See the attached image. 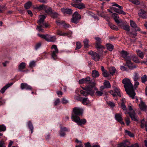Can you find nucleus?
I'll return each instance as SVG.
<instances>
[{
  "instance_id": "obj_1",
  "label": "nucleus",
  "mask_w": 147,
  "mask_h": 147,
  "mask_svg": "<svg viewBox=\"0 0 147 147\" xmlns=\"http://www.w3.org/2000/svg\"><path fill=\"white\" fill-rule=\"evenodd\" d=\"M134 81L135 83L134 86L131 82L130 80H129V97L131 98L132 99H134L135 98L136 93L135 90L136 89L139 85V83L138 82Z\"/></svg>"
},
{
  "instance_id": "obj_2",
  "label": "nucleus",
  "mask_w": 147,
  "mask_h": 147,
  "mask_svg": "<svg viewBox=\"0 0 147 147\" xmlns=\"http://www.w3.org/2000/svg\"><path fill=\"white\" fill-rule=\"evenodd\" d=\"M130 23L131 26L133 28L132 31L130 32H129V36L135 38L137 35L136 32L140 31V29L137 26L135 22L132 20H130Z\"/></svg>"
},
{
  "instance_id": "obj_3",
  "label": "nucleus",
  "mask_w": 147,
  "mask_h": 147,
  "mask_svg": "<svg viewBox=\"0 0 147 147\" xmlns=\"http://www.w3.org/2000/svg\"><path fill=\"white\" fill-rule=\"evenodd\" d=\"M96 40L95 47L97 49L100 54H102L103 50L105 49V47L101 45V38L98 37H95L94 38Z\"/></svg>"
},
{
  "instance_id": "obj_4",
  "label": "nucleus",
  "mask_w": 147,
  "mask_h": 147,
  "mask_svg": "<svg viewBox=\"0 0 147 147\" xmlns=\"http://www.w3.org/2000/svg\"><path fill=\"white\" fill-rule=\"evenodd\" d=\"M72 120L77 123L79 125L85 124L86 122V120L85 119H81L78 116L72 115L71 117Z\"/></svg>"
},
{
  "instance_id": "obj_5",
  "label": "nucleus",
  "mask_w": 147,
  "mask_h": 147,
  "mask_svg": "<svg viewBox=\"0 0 147 147\" xmlns=\"http://www.w3.org/2000/svg\"><path fill=\"white\" fill-rule=\"evenodd\" d=\"M81 19L80 15L79 14L77 11H76L73 15L72 18L71 19V21L73 23L77 24L79 22V20Z\"/></svg>"
},
{
  "instance_id": "obj_6",
  "label": "nucleus",
  "mask_w": 147,
  "mask_h": 147,
  "mask_svg": "<svg viewBox=\"0 0 147 147\" xmlns=\"http://www.w3.org/2000/svg\"><path fill=\"white\" fill-rule=\"evenodd\" d=\"M38 35L39 37L45 39L46 41L48 42H54L55 41L56 39L55 36H52L48 34L42 35L38 34Z\"/></svg>"
},
{
  "instance_id": "obj_7",
  "label": "nucleus",
  "mask_w": 147,
  "mask_h": 147,
  "mask_svg": "<svg viewBox=\"0 0 147 147\" xmlns=\"http://www.w3.org/2000/svg\"><path fill=\"white\" fill-rule=\"evenodd\" d=\"M129 117H130L133 121H136L138 120L137 115L136 113L131 106L130 105H129Z\"/></svg>"
},
{
  "instance_id": "obj_8",
  "label": "nucleus",
  "mask_w": 147,
  "mask_h": 147,
  "mask_svg": "<svg viewBox=\"0 0 147 147\" xmlns=\"http://www.w3.org/2000/svg\"><path fill=\"white\" fill-rule=\"evenodd\" d=\"M91 85H89L86 86V91L88 92L89 94L91 96H93L94 92L93 90V88L95 86L96 83L94 82H93L92 84H91Z\"/></svg>"
},
{
  "instance_id": "obj_9",
  "label": "nucleus",
  "mask_w": 147,
  "mask_h": 147,
  "mask_svg": "<svg viewBox=\"0 0 147 147\" xmlns=\"http://www.w3.org/2000/svg\"><path fill=\"white\" fill-rule=\"evenodd\" d=\"M121 105L122 109L124 111H125L124 113L125 114L127 117L125 119V120L126 122L127 125L128 126L129 125V112L127 111V110L126 108V106L124 104L123 99H122V102L121 104Z\"/></svg>"
},
{
  "instance_id": "obj_10",
  "label": "nucleus",
  "mask_w": 147,
  "mask_h": 147,
  "mask_svg": "<svg viewBox=\"0 0 147 147\" xmlns=\"http://www.w3.org/2000/svg\"><path fill=\"white\" fill-rule=\"evenodd\" d=\"M51 49H54V51H51L52 57L55 60L57 58V54L58 53V50L56 45H53L51 46Z\"/></svg>"
},
{
  "instance_id": "obj_11",
  "label": "nucleus",
  "mask_w": 147,
  "mask_h": 147,
  "mask_svg": "<svg viewBox=\"0 0 147 147\" xmlns=\"http://www.w3.org/2000/svg\"><path fill=\"white\" fill-rule=\"evenodd\" d=\"M71 5L75 8H78L80 9H82L85 8V5L82 3L75 2L72 3Z\"/></svg>"
},
{
  "instance_id": "obj_12",
  "label": "nucleus",
  "mask_w": 147,
  "mask_h": 147,
  "mask_svg": "<svg viewBox=\"0 0 147 147\" xmlns=\"http://www.w3.org/2000/svg\"><path fill=\"white\" fill-rule=\"evenodd\" d=\"M73 112L74 114H72L75 115H80L82 114L83 112V109L80 108L75 107L73 109Z\"/></svg>"
},
{
  "instance_id": "obj_13",
  "label": "nucleus",
  "mask_w": 147,
  "mask_h": 147,
  "mask_svg": "<svg viewBox=\"0 0 147 147\" xmlns=\"http://www.w3.org/2000/svg\"><path fill=\"white\" fill-rule=\"evenodd\" d=\"M124 86L127 93L129 94V79L124 78L122 80Z\"/></svg>"
},
{
  "instance_id": "obj_14",
  "label": "nucleus",
  "mask_w": 147,
  "mask_h": 147,
  "mask_svg": "<svg viewBox=\"0 0 147 147\" xmlns=\"http://www.w3.org/2000/svg\"><path fill=\"white\" fill-rule=\"evenodd\" d=\"M139 16L144 19H146L147 18V11L141 9L138 12Z\"/></svg>"
},
{
  "instance_id": "obj_15",
  "label": "nucleus",
  "mask_w": 147,
  "mask_h": 147,
  "mask_svg": "<svg viewBox=\"0 0 147 147\" xmlns=\"http://www.w3.org/2000/svg\"><path fill=\"white\" fill-rule=\"evenodd\" d=\"M120 23L121 24L119 26L121 28L126 30L128 32L129 31V26L128 25L127 23L126 22H122V21Z\"/></svg>"
},
{
  "instance_id": "obj_16",
  "label": "nucleus",
  "mask_w": 147,
  "mask_h": 147,
  "mask_svg": "<svg viewBox=\"0 0 147 147\" xmlns=\"http://www.w3.org/2000/svg\"><path fill=\"white\" fill-rule=\"evenodd\" d=\"M121 114L116 113L115 115V118L116 120L119 122L121 124L124 125V122L123 121V119L122 118Z\"/></svg>"
},
{
  "instance_id": "obj_17",
  "label": "nucleus",
  "mask_w": 147,
  "mask_h": 147,
  "mask_svg": "<svg viewBox=\"0 0 147 147\" xmlns=\"http://www.w3.org/2000/svg\"><path fill=\"white\" fill-rule=\"evenodd\" d=\"M119 53L120 57L124 58L126 61L127 60L128 61L127 57L128 53L127 51L123 50L119 51Z\"/></svg>"
},
{
  "instance_id": "obj_18",
  "label": "nucleus",
  "mask_w": 147,
  "mask_h": 147,
  "mask_svg": "<svg viewBox=\"0 0 147 147\" xmlns=\"http://www.w3.org/2000/svg\"><path fill=\"white\" fill-rule=\"evenodd\" d=\"M129 141L127 140H124L122 142L117 144L118 147H129Z\"/></svg>"
},
{
  "instance_id": "obj_19",
  "label": "nucleus",
  "mask_w": 147,
  "mask_h": 147,
  "mask_svg": "<svg viewBox=\"0 0 147 147\" xmlns=\"http://www.w3.org/2000/svg\"><path fill=\"white\" fill-rule=\"evenodd\" d=\"M20 88L22 90L25 89L27 90H32V88L31 86L25 83H21L20 85Z\"/></svg>"
},
{
  "instance_id": "obj_20",
  "label": "nucleus",
  "mask_w": 147,
  "mask_h": 147,
  "mask_svg": "<svg viewBox=\"0 0 147 147\" xmlns=\"http://www.w3.org/2000/svg\"><path fill=\"white\" fill-rule=\"evenodd\" d=\"M61 11L65 14H71L72 13L73 10L70 9H65L63 8L61 9Z\"/></svg>"
},
{
  "instance_id": "obj_21",
  "label": "nucleus",
  "mask_w": 147,
  "mask_h": 147,
  "mask_svg": "<svg viewBox=\"0 0 147 147\" xmlns=\"http://www.w3.org/2000/svg\"><path fill=\"white\" fill-rule=\"evenodd\" d=\"M92 59L96 61H98L100 59V56L98 54L95 52H94L93 55L92 57Z\"/></svg>"
},
{
  "instance_id": "obj_22",
  "label": "nucleus",
  "mask_w": 147,
  "mask_h": 147,
  "mask_svg": "<svg viewBox=\"0 0 147 147\" xmlns=\"http://www.w3.org/2000/svg\"><path fill=\"white\" fill-rule=\"evenodd\" d=\"M13 83H8L6 84L5 86H4L3 88H2L1 90H0V92L2 93H3L5 90L9 87H10L11 86L12 84Z\"/></svg>"
},
{
  "instance_id": "obj_23",
  "label": "nucleus",
  "mask_w": 147,
  "mask_h": 147,
  "mask_svg": "<svg viewBox=\"0 0 147 147\" xmlns=\"http://www.w3.org/2000/svg\"><path fill=\"white\" fill-rule=\"evenodd\" d=\"M112 16L113 17L115 22L117 24H119L121 23V21L118 20L119 16L116 13H113Z\"/></svg>"
},
{
  "instance_id": "obj_24",
  "label": "nucleus",
  "mask_w": 147,
  "mask_h": 147,
  "mask_svg": "<svg viewBox=\"0 0 147 147\" xmlns=\"http://www.w3.org/2000/svg\"><path fill=\"white\" fill-rule=\"evenodd\" d=\"M26 66V64L24 62L21 63L18 66V69L20 71H25L23 70L25 69Z\"/></svg>"
},
{
  "instance_id": "obj_25",
  "label": "nucleus",
  "mask_w": 147,
  "mask_h": 147,
  "mask_svg": "<svg viewBox=\"0 0 147 147\" xmlns=\"http://www.w3.org/2000/svg\"><path fill=\"white\" fill-rule=\"evenodd\" d=\"M139 106L141 110H146V109L147 107L145 103L142 100H141L140 103L139 104Z\"/></svg>"
},
{
  "instance_id": "obj_26",
  "label": "nucleus",
  "mask_w": 147,
  "mask_h": 147,
  "mask_svg": "<svg viewBox=\"0 0 147 147\" xmlns=\"http://www.w3.org/2000/svg\"><path fill=\"white\" fill-rule=\"evenodd\" d=\"M139 106L141 110H146V109L147 107L145 103L142 100H141L140 103L139 104Z\"/></svg>"
},
{
  "instance_id": "obj_27",
  "label": "nucleus",
  "mask_w": 147,
  "mask_h": 147,
  "mask_svg": "<svg viewBox=\"0 0 147 147\" xmlns=\"http://www.w3.org/2000/svg\"><path fill=\"white\" fill-rule=\"evenodd\" d=\"M40 18L37 22L38 24H42L44 23V20L46 18V17L44 15H41L40 16Z\"/></svg>"
},
{
  "instance_id": "obj_28",
  "label": "nucleus",
  "mask_w": 147,
  "mask_h": 147,
  "mask_svg": "<svg viewBox=\"0 0 147 147\" xmlns=\"http://www.w3.org/2000/svg\"><path fill=\"white\" fill-rule=\"evenodd\" d=\"M129 61H127L126 64L124 65L125 66H121L120 69L123 71L127 70L128 68H129Z\"/></svg>"
},
{
  "instance_id": "obj_29",
  "label": "nucleus",
  "mask_w": 147,
  "mask_h": 147,
  "mask_svg": "<svg viewBox=\"0 0 147 147\" xmlns=\"http://www.w3.org/2000/svg\"><path fill=\"white\" fill-rule=\"evenodd\" d=\"M82 103L84 105H87L89 103L90 101L87 98H84L82 100Z\"/></svg>"
},
{
  "instance_id": "obj_30",
  "label": "nucleus",
  "mask_w": 147,
  "mask_h": 147,
  "mask_svg": "<svg viewBox=\"0 0 147 147\" xmlns=\"http://www.w3.org/2000/svg\"><path fill=\"white\" fill-rule=\"evenodd\" d=\"M84 83L86 84H91L93 82L90 80V78L89 77H88L85 78H84Z\"/></svg>"
},
{
  "instance_id": "obj_31",
  "label": "nucleus",
  "mask_w": 147,
  "mask_h": 147,
  "mask_svg": "<svg viewBox=\"0 0 147 147\" xmlns=\"http://www.w3.org/2000/svg\"><path fill=\"white\" fill-rule=\"evenodd\" d=\"M106 45L107 49L109 51H111L113 50L114 46L112 45L109 43L107 44Z\"/></svg>"
},
{
  "instance_id": "obj_32",
  "label": "nucleus",
  "mask_w": 147,
  "mask_h": 147,
  "mask_svg": "<svg viewBox=\"0 0 147 147\" xmlns=\"http://www.w3.org/2000/svg\"><path fill=\"white\" fill-rule=\"evenodd\" d=\"M98 71L96 70H94L92 72V76L93 78H96L99 76Z\"/></svg>"
},
{
  "instance_id": "obj_33",
  "label": "nucleus",
  "mask_w": 147,
  "mask_h": 147,
  "mask_svg": "<svg viewBox=\"0 0 147 147\" xmlns=\"http://www.w3.org/2000/svg\"><path fill=\"white\" fill-rule=\"evenodd\" d=\"M28 125L29 128L30 129L31 133L32 134L33 132L34 127L31 121H28Z\"/></svg>"
},
{
  "instance_id": "obj_34",
  "label": "nucleus",
  "mask_w": 147,
  "mask_h": 147,
  "mask_svg": "<svg viewBox=\"0 0 147 147\" xmlns=\"http://www.w3.org/2000/svg\"><path fill=\"white\" fill-rule=\"evenodd\" d=\"M137 55L141 59L144 58V54L143 52L140 50L136 51Z\"/></svg>"
},
{
  "instance_id": "obj_35",
  "label": "nucleus",
  "mask_w": 147,
  "mask_h": 147,
  "mask_svg": "<svg viewBox=\"0 0 147 147\" xmlns=\"http://www.w3.org/2000/svg\"><path fill=\"white\" fill-rule=\"evenodd\" d=\"M32 3L30 1H28L24 5V7L26 9H29L31 6Z\"/></svg>"
},
{
  "instance_id": "obj_36",
  "label": "nucleus",
  "mask_w": 147,
  "mask_h": 147,
  "mask_svg": "<svg viewBox=\"0 0 147 147\" xmlns=\"http://www.w3.org/2000/svg\"><path fill=\"white\" fill-rule=\"evenodd\" d=\"M109 70L110 74L112 75L115 73L116 71L115 68L113 67H110L109 69Z\"/></svg>"
},
{
  "instance_id": "obj_37",
  "label": "nucleus",
  "mask_w": 147,
  "mask_h": 147,
  "mask_svg": "<svg viewBox=\"0 0 147 147\" xmlns=\"http://www.w3.org/2000/svg\"><path fill=\"white\" fill-rule=\"evenodd\" d=\"M104 85L106 88H110L111 87L110 84L109 82L107 80H105Z\"/></svg>"
},
{
  "instance_id": "obj_38",
  "label": "nucleus",
  "mask_w": 147,
  "mask_h": 147,
  "mask_svg": "<svg viewBox=\"0 0 147 147\" xmlns=\"http://www.w3.org/2000/svg\"><path fill=\"white\" fill-rule=\"evenodd\" d=\"M132 57V60L135 62L137 63H140L139 59L137 56L133 55Z\"/></svg>"
},
{
  "instance_id": "obj_39",
  "label": "nucleus",
  "mask_w": 147,
  "mask_h": 147,
  "mask_svg": "<svg viewBox=\"0 0 147 147\" xmlns=\"http://www.w3.org/2000/svg\"><path fill=\"white\" fill-rule=\"evenodd\" d=\"M129 69H132L136 67V66L135 65L133 64H132L131 60L129 59Z\"/></svg>"
},
{
  "instance_id": "obj_40",
  "label": "nucleus",
  "mask_w": 147,
  "mask_h": 147,
  "mask_svg": "<svg viewBox=\"0 0 147 147\" xmlns=\"http://www.w3.org/2000/svg\"><path fill=\"white\" fill-rule=\"evenodd\" d=\"M39 25L37 26V29L39 32H43L44 30L42 29V27H43L42 24H38Z\"/></svg>"
},
{
  "instance_id": "obj_41",
  "label": "nucleus",
  "mask_w": 147,
  "mask_h": 147,
  "mask_svg": "<svg viewBox=\"0 0 147 147\" xmlns=\"http://www.w3.org/2000/svg\"><path fill=\"white\" fill-rule=\"evenodd\" d=\"M129 2H131L133 4L136 5H138L140 4V2L138 0H129Z\"/></svg>"
},
{
  "instance_id": "obj_42",
  "label": "nucleus",
  "mask_w": 147,
  "mask_h": 147,
  "mask_svg": "<svg viewBox=\"0 0 147 147\" xmlns=\"http://www.w3.org/2000/svg\"><path fill=\"white\" fill-rule=\"evenodd\" d=\"M142 82L144 83L147 81V76L146 75H144L141 77Z\"/></svg>"
},
{
  "instance_id": "obj_43",
  "label": "nucleus",
  "mask_w": 147,
  "mask_h": 147,
  "mask_svg": "<svg viewBox=\"0 0 147 147\" xmlns=\"http://www.w3.org/2000/svg\"><path fill=\"white\" fill-rule=\"evenodd\" d=\"M99 15L101 16V17H103L104 18H107V19L108 20V18H109L107 15V14L103 12H100L99 14Z\"/></svg>"
},
{
  "instance_id": "obj_44",
  "label": "nucleus",
  "mask_w": 147,
  "mask_h": 147,
  "mask_svg": "<svg viewBox=\"0 0 147 147\" xmlns=\"http://www.w3.org/2000/svg\"><path fill=\"white\" fill-rule=\"evenodd\" d=\"M103 76L105 77H108L109 76V74L107 70H105L102 72Z\"/></svg>"
},
{
  "instance_id": "obj_45",
  "label": "nucleus",
  "mask_w": 147,
  "mask_h": 147,
  "mask_svg": "<svg viewBox=\"0 0 147 147\" xmlns=\"http://www.w3.org/2000/svg\"><path fill=\"white\" fill-rule=\"evenodd\" d=\"M88 42V40L86 39L84 41V46L85 48H88L89 47Z\"/></svg>"
},
{
  "instance_id": "obj_46",
  "label": "nucleus",
  "mask_w": 147,
  "mask_h": 147,
  "mask_svg": "<svg viewBox=\"0 0 147 147\" xmlns=\"http://www.w3.org/2000/svg\"><path fill=\"white\" fill-rule=\"evenodd\" d=\"M80 93L85 96H87L89 94L87 92L84 91L82 90H81L80 91Z\"/></svg>"
},
{
  "instance_id": "obj_47",
  "label": "nucleus",
  "mask_w": 147,
  "mask_h": 147,
  "mask_svg": "<svg viewBox=\"0 0 147 147\" xmlns=\"http://www.w3.org/2000/svg\"><path fill=\"white\" fill-rule=\"evenodd\" d=\"M95 94L96 96H100L103 94V92L101 91H98L96 92Z\"/></svg>"
},
{
  "instance_id": "obj_48",
  "label": "nucleus",
  "mask_w": 147,
  "mask_h": 147,
  "mask_svg": "<svg viewBox=\"0 0 147 147\" xmlns=\"http://www.w3.org/2000/svg\"><path fill=\"white\" fill-rule=\"evenodd\" d=\"M76 47L75 49L77 50L80 49L81 47V44L79 42H77L76 43Z\"/></svg>"
},
{
  "instance_id": "obj_49",
  "label": "nucleus",
  "mask_w": 147,
  "mask_h": 147,
  "mask_svg": "<svg viewBox=\"0 0 147 147\" xmlns=\"http://www.w3.org/2000/svg\"><path fill=\"white\" fill-rule=\"evenodd\" d=\"M114 90L115 92L117 93L118 96L120 97H121V94L119 89L117 88H115Z\"/></svg>"
},
{
  "instance_id": "obj_50",
  "label": "nucleus",
  "mask_w": 147,
  "mask_h": 147,
  "mask_svg": "<svg viewBox=\"0 0 147 147\" xmlns=\"http://www.w3.org/2000/svg\"><path fill=\"white\" fill-rule=\"evenodd\" d=\"M52 9L51 8H49L45 10V12L49 14L52 13Z\"/></svg>"
},
{
  "instance_id": "obj_51",
  "label": "nucleus",
  "mask_w": 147,
  "mask_h": 147,
  "mask_svg": "<svg viewBox=\"0 0 147 147\" xmlns=\"http://www.w3.org/2000/svg\"><path fill=\"white\" fill-rule=\"evenodd\" d=\"M51 16L54 18H57L59 15L56 13H52L51 15Z\"/></svg>"
},
{
  "instance_id": "obj_52",
  "label": "nucleus",
  "mask_w": 147,
  "mask_h": 147,
  "mask_svg": "<svg viewBox=\"0 0 147 147\" xmlns=\"http://www.w3.org/2000/svg\"><path fill=\"white\" fill-rule=\"evenodd\" d=\"M6 130V127L3 125H0V131H4Z\"/></svg>"
},
{
  "instance_id": "obj_53",
  "label": "nucleus",
  "mask_w": 147,
  "mask_h": 147,
  "mask_svg": "<svg viewBox=\"0 0 147 147\" xmlns=\"http://www.w3.org/2000/svg\"><path fill=\"white\" fill-rule=\"evenodd\" d=\"M35 62L34 61H32L29 64V67H32L35 66Z\"/></svg>"
},
{
  "instance_id": "obj_54",
  "label": "nucleus",
  "mask_w": 147,
  "mask_h": 147,
  "mask_svg": "<svg viewBox=\"0 0 147 147\" xmlns=\"http://www.w3.org/2000/svg\"><path fill=\"white\" fill-rule=\"evenodd\" d=\"M139 76L138 74L136 73L134 78V81H137L139 78Z\"/></svg>"
},
{
  "instance_id": "obj_55",
  "label": "nucleus",
  "mask_w": 147,
  "mask_h": 147,
  "mask_svg": "<svg viewBox=\"0 0 147 147\" xmlns=\"http://www.w3.org/2000/svg\"><path fill=\"white\" fill-rule=\"evenodd\" d=\"M110 26L111 28L112 29L116 30H118V28L115 25L111 24L110 25Z\"/></svg>"
},
{
  "instance_id": "obj_56",
  "label": "nucleus",
  "mask_w": 147,
  "mask_h": 147,
  "mask_svg": "<svg viewBox=\"0 0 147 147\" xmlns=\"http://www.w3.org/2000/svg\"><path fill=\"white\" fill-rule=\"evenodd\" d=\"M61 131H68V129L65 127H61Z\"/></svg>"
},
{
  "instance_id": "obj_57",
  "label": "nucleus",
  "mask_w": 147,
  "mask_h": 147,
  "mask_svg": "<svg viewBox=\"0 0 147 147\" xmlns=\"http://www.w3.org/2000/svg\"><path fill=\"white\" fill-rule=\"evenodd\" d=\"M112 4H113V6L117 7L120 9H123V7H122V6L119 5L118 4L116 3H113Z\"/></svg>"
},
{
  "instance_id": "obj_58",
  "label": "nucleus",
  "mask_w": 147,
  "mask_h": 147,
  "mask_svg": "<svg viewBox=\"0 0 147 147\" xmlns=\"http://www.w3.org/2000/svg\"><path fill=\"white\" fill-rule=\"evenodd\" d=\"M60 102V100L59 98L57 99L54 103L55 106H57L59 105Z\"/></svg>"
},
{
  "instance_id": "obj_59",
  "label": "nucleus",
  "mask_w": 147,
  "mask_h": 147,
  "mask_svg": "<svg viewBox=\"0 0 147 147\" xmlns=\"http://www.w3.org/2000/svg\"><path fill=\"white\" fill-rule=\"evenodd\" d=\"M107 103L110 106L112 107H114L115 106V104L112 102L110 101H109L108 102H107Z\"/></svg>"
},
{
  "instance_id": "obj_60",
  "label": "nucleus",
  "mask_w": 147,
  "mask_h": 147,
  "mask_svg": "<svg viewBox=\"0 0 147 147\" xmlns=\"http://www.w3.org/2000/svg\"><path fill=\"white\" fill-rule=\"evenodd\" d=\"M41 45V43L39 42L37 43L35 46V48L36 50H37Z\"/></svg>"
},
{
  "instance_id": "obj_61",
  "label": "nucleus",
  "mask_w": 147,
  "mask_h": 147,
  "mask_svg": "<svg viewBox=\"0 0 147 147\" xmlns=\"http://www.w3.org/2000/svg\"><path fill=\"white\" fill-rule=\"evenodd\" d=\"M63 32L62 31L59 30H58L57 32V34L60 36L63 35Z\"/></svg>"
},
{
  "instance_id": "obj_62",
  "label": "nucleus",
  "mask_w": 147,
  "mask_h": 147,
  "mask_svg": "<svg viewBox=\"0 0 147 147\" xmlns=\"http://www.w3.org/2000/svg\"><path fill=\"white\" fill-rule=\"evenodd\" d=\"M75 99L81 101L82 98L79 96H76L75 97Z\"/></svg>"
},
{
  "instance_id": "obj_63",
  "label": "nucleus",
  "mask_w": 147,
  "mask_h": 147,
  "mask_svg": "<svg viewBox=\"0 0 147 147\" xmlns=\"http://www.w3.org/2000/svg\"><path fill=\"white\" fill-rule=\"evenodd\" d=\"M62 102L63 104H66L68 102V101L65 98L62 99Z\"/></svg>"
},
{
  "instance_id": "obj_64",
  "label": "nucleus",
  "mask_w": 147,
  "mask_h": 147,
  "mask_svg": "<svg viewBox=\"0 0 147 147\" xmlns=\"http://www.w3.org/2000/svg\"><path fill=\"white\" fill-rule=\"evenodd\" d=\"M85 147H91V145L89 142L85 143Z\"/></svg>"
}]
</instances>
